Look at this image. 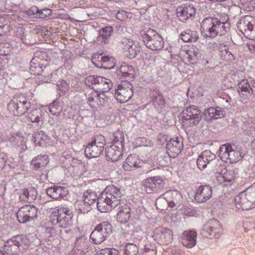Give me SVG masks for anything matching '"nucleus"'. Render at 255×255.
<instances>
[{"label":"nucleus","mask_w":255,"mask_h":255,"mask_svg":"<svg viewBox=\"0 0 255 255\" xmlns=\"http://www.w3.org/2000/svg\"><path fill=\"white\" fill-rule=\"evenodd\" d=\"M230 27L229 22H222L213 17L206 18L201 23V33L204 36L210 38L225 34Z\"/></svg>","instance_id":"f257e3e1"},{"label":"nucleus","mask_w":255,"mask_h":255,"mask_svg":"<svg viewBox=\"0 0 255 255\" xmlns=\"http://www.w3.org/2000/svg\"><path fill=\"white\" fill-rule=\"evenodd\" d=\"M69 210L67 208H61L53 211L50 216L51 222L53 225L63 229L60 231L62 236L64 233H67L70 231L66 229L72 224V216L69 214Z\"/></svg>","instance_id":"f03ea898"},{"label":"nucleus","mask_w":255,"mask_h":255,"mask_svg":"<svg viewBox=\"0 0 255 255\" xmlns=\"http://www.w3.org/2000/svg\"><path fill=\"white\" fill-rule=\"evenodd\" d=\"M29 243V240L26 237L18 235L12 237L4 243L3 250L8 255H18L27 248Z\"/></svg>","instance_id":"7ed1b4c3"},{"label":"nucleus","mask_w":255,"mask_h":255,"mask_svg":"<svg viewBox=\"0 0 255 255\" xmlns=\"http://www.w3.org/2000/svg\"><path fill=\"white\" fill-rule=\"evenodd\" d=\"M31 103L28 99L22 94L16 95L7 104L9 113L15 116H20L25 114L31 108Z\"/></svg>","instance_id":"20e7f679"},{"label":"nucleus","mask_w":255,"mask_h":255,"mask_svg":"<svg viewBox=\"0 0 255 255\" xmlns=\"http://www.w3.org/2000/svg\"><path fill=\"white\" fill-rule=\"evenodd\" d=\"M142 41L146 46L152 50H160L163 46V41L161 37L154 30L148 29L140 32Z\"/></svg>","instance_id":"39448f33"},{"label":"nucleus","mask_w":255,"mask_h":255,"mask_svg":"<svg viewBox=\"0 0 255 255\" xmlns=\"http://www.w3.org/2000/svg\"><path fill=\"white\" fill-rule=\"evenodd\" d=\"M112 232V226L108 222L98 225L92 232L90 238L95 244L103 243Z\"/></svg>","instance_id":"423d86ee"},{"label":"nucleus","mask_w":255,"mask_h":255,"mask_svg":"<svg viewBox=\"0 0 255 255\" xmlns=\"http://www.w3.org/2000/svg\"><path fill=\"white\" fill-rule=\"evenodd\" d=\"M85 83L88 86H93V88H96L102 93L109 91L113 86L110 80L95 75L87 77L85 80Z\"/></svg>","instance_id":"0eeeda50"},{"label":"nucleus","mask_w":255,"mask_h":255,"mask_svg":"<svg viewBox=\"0 0 255 255\" xmlns=\"http://www.w3.org/2000/svg\"><path fill=\"white\" fill-rule=\"evenodd\" d=\"M133 95V86L127 81H123L118 86L115 97L120 103L128 102Z\"/></svg>","instance_id":"6e6552de"},{"label":"nucleus","mask_w":255,"mask_h":255,"mask_svg":"<svg viewBox=\"0 0 255 255\" xmlns=\"http://www.w3.org/2000/svg\"><path fill=\"white\" fill-rule=\"evenodd\" d=\"M182 118L190 126H196L201 120V111L197 107L190 106L182 111Z\"/></svg>","instance_id":"1a4fd4ad"},{"label":"nucleus","mask_w":255,"mask_h":255,"mask_svg":"<svg viewBox=\"0 0 255 255\" xmlns=\"http://www.w3.org/2000/svg\"><path fill=\"white\" fill-rule=\"evenodd\" d=\"M146 164L138 159L135 155H129L123 164V167L127 171L138 170L140 174L147 173L149 170L146 169Z\"/></svg>","instance_id":"9d476101"},{"label":"nucleus","mask_w":255,"mask_h":255,"mask_svg":"<svg viewBox=\"0 0 255 255\" xmlns=\"http://www.w3.org/2000/svg\"><path fill=\"white\" fill-rule=\"evenodd\" d=\"M37 209L32 205H26L20 208L16 215L18 221L25 223L37 216Z\"/></svg>","instance_id":"9b49d317"},{"label":"nucleus","mask_w":255,"mask_h":255,"mask_svg":"<svg viewBox=\"0 0 255 255\" xmlns=\"http://www.w3.org/2000/svg\"><path fill=\"white\" fill-rule=\"evenodd\" d=\"M101 195L108 201L111 202L110 203L113 204V206L116 207L119 205L122 197L120 189L113 185L108 186Z\"/></svg>","instance_id":"f8f14e48"},{"label":"nucleus","mask_w":255,"mask_h":255,"mask_svg":"<svg viewBox=\"0 0 255 255\" xmlns=\"http://www.w3.org/2000/svg\"><path fill=\"white\" fill-rule=\"evenodd\" d=\"M253 18L250 15H246L240 19L237 23V27L239 30L245 35L250 36L252 38L254 36L255 29L253 24Z\"/></svg>","instance_id":"ddd939ff"},{"label":"nucleus","mask_w":255,"mask_h":255,"mask_svg":"<svg viewBox=\"0 0 255 255\" xmlns=\"http://www.w3.org/2000/svg\"><path fill=\"white\" fill-rule=\"evenodd\" d=\"M153 237L159 244L168 245L172 241L173 232L169 229L159 226L155 229Z\"/></svg>","instance_id":"4468645a"},{"label":"nucleus","mask_w":255,"mask_h":255,"mask_svg":"<svg viewBox=\"0 0 255 255\" xmlns=\"http://www.w3.org/2000/svg\"><path fill=\"white\" fill-rule=\"evenodd\" d=\"M121 44L125 55L129 58L135 57L140 51V47L139 44L134 42L130 39L123 38L121 40Z\"/></svg>","instance_id":"2eb2a0df"},{"label":"nucleus","mask_w":255,"mask_h":255,"mask_svg":"<svg viewBox=\"0 0 255 255\" xmlns=\"http://www.w3.org/2000/svg\"><path fill=\"white\" fill-rule=\"evenodd\" d=\"M164 185V180L159 176L150 177L146 178L143 182V186L148 193L160 189Z\"/></svg>","instance_id":"dca6fc26"},{"label":"nucleus","mask_w":255,"mask_h":255,"mask_svg":"<svg viewBox=\"0 0 255 255\" xmlns=\"http://www.w3.org/2000/svg\"><path fill=\"white\" fill-rule=\"evenodd\" d=\"M163 196L168 206L171 208L179 207L183 201L181 194L177 190L167 191Z\"/></svg>","instance_id":"f3484780"},{"label":"nucleus","mask_w":255,"mask_h":255,"mask_svg":"<svg viewBox=\"0 0 255 255\" xmlns=\"http://www.w3.org/2000/svg\"><path fill=\"white\" fill-rule=\"evenodd\" d=\"M213 193L212 188L208 185H201L196 191L195 200L198 203H204L209 200Z\"/></svg>","instance_id":"a211bd4d"},{"label":"nucleus","mask_w":255,"mask_h":255,"mask_svg":"<svg viewBox=\"0 0 255 255\" xmlns=\"http://www.w3.org/2000/svg\"><path fill=\"white\" fill-rule=\"evenodd\" d=\"M195 9L193 5L185 4L177 9V15L179 20L185 22L195 14Z\"/></svg>","instance_id":"6ab92c4d"},{"label":"nucleus","mask_w":255,"mask_h":255,"mask_svg":"<svg viewBox=\"0 0 255 255\" xmlns=\"http://www.w3.org/2000/svg\"><path fill=\"white\" fill-rule=\"evenodd\" d=\"M183 144L178 137L170 139L166 144V148L169 156L175 157L180 153Z\"/></svg>","instance_id":"aec40b11"},{"label":"nucleus","mask_w":255,"mask_h":255,"mask_svg":"<svg viewBox=\"0 0 255 255\" xmlns=\"http://www.w3.org/2000/svg\"><path fill=\"white\" fill-rule=\"evenodd\" d=\"M196 236L197 233L194 231H184L181 238L182 245L187 248H192L196 244Z\"/></svg>","instance_id":"412c9836"},{"label":"nucleus","mask_w":255,"mask_h":255,"mask_svg":"<svg viewBox=\"0 0 255 255\" xmlns=\"http://www.w3.org/2000/svg\"><path fill=\"white\" fill-rule=\"evenodd\" d=\"M68 190L65 187L53 186L46 190V194L51 198L58 200L63 198L68 194Z\"/></svg>","instance_id":"4be33fe9"},{"label":"nucleus","mask_w":255,"mask_h":255,"mask_svg":"<svg viewBox=\"0 0 255 255\" xmlns=\"http://www.w3.org/2000/svg\"><path fill=\"white\" fill-rule=\"evenodd\" d=\"M121 146L118 145L113 144L109 147L106 148L105 154L108 160L113 162L118 161L122 157V153Z\"/></svg>","instance_id":"5701e85b"},{"label":"nucleus","mask_w":255,"mask_h":255,"mask_svg":"<svg viewBox=\"0 0 255 255\" xmlns=\"http://www.w3.org/2000/svg\"><path fill=\"white\" fill-rule=\"evenodd\" d=\"M240 97L243 100H247L251 97L253 91L247 80H243L239 84L238 88Z\"/></svg>","instance_id":"b1692460"},{"label":"nucleus","mask_w":255,"mask_h":255,"mask_svg":"<svg viewBox=\"0 0 255 255\" xmlns=\"http://www.w3.org/2000/svg\"><path fill=\"white\" fill-rule=\"evenodd\" d=\"M236 206L238 209L248 210L253 209L244 192L240 193L234 198Z\"/></svg>","instance_id":"393cba45"},{"label":"nucleus","mask_w":255,"mask_h":255,"mask_svg":"<svg viewBox=\"0 0 255 255\" xmlns=\"http://www.w3.org/2000/svg\"><path fill=\"white\" fill-rule=\"evenodd\" d=\"M217 226H219L218 221L216 220L212 221L211 223L203 227V234L205 236L209 235L211 237H213L217 238L221 230V229Z\"/></svg>","instance_id":"a878e982"},{"label":"nucleus","mask_w":255,"mask_h":255,"mask_svg":"<svg viewBox=\"0 0 255 255\" xmlns=\"http://www.w3.org/2000/svg\"><path fill=\"white\" fill-rule=\"evenodd\" d=\"M204 113L205 119L208 121L212 119H217L222 118L224 116L225 112L224 109L220 107H211L205 110Z\"/></svg>","instance_id":"bb28decb"},{"label":"nucleus","mask_w":255,"mask_h":255,"mask_svg":"<svg viewBox=\"0 0 255 255\" xmlns=\"http://www.w3.org/2000/svg\"><path fill=\"white\" fill-rule=\"evenodd\" d=\"M47 55L45 52H37L35 53V55L34 58L32 59V60L31 61V64H30V70L31 72H34V74H39V72L40 71L39 70L38 72L35 71V70L37 68L36 66V63H38L39 64L41 63L42 65H46V63H44V60L46 61V58Z\"/></svg>","instance_id":"cd10ccee"},{"label":"nucleus","mask_w":255,"mask_h":255,"mask_svg":"<svg viewBox=\"0 0 255 255\" xmlns=\"http://www.w3.org/2000/svg\"><path fill=\"white\" fill-rule=\"evenodd\" d=\"M90 244L88 240L84 236L77 239L74 249L83 255L88 252Z\"/></svg>","instance_id":"c85d7f7f"},{"label":"nucleus","mask_w":255,"mask_h":255,"mask_svg":"<svg viewBox=\"0 0 255 255\" xmlns=\"http://www.w3.org/2000/svg\"><path fill=\"white\" fill-rule=\"evenodd\" d=\"M37 193L35 189L30 187L24 189L20 195L19 198L24 202H32L37 197Z\"/></svg>","instance_id":"c756f323"},{"label":"nucleus","mask_w":255,"mask_h":255,"mask_svg":"<svg viewBox=\"0 0 255 255\" xmlns=\"http://www.w3.org/2000/svg\"><path fill=\"white\" fill-rule=\"evenodd\" d=\"M102 195L98 198L97 203L98 210L102 213H107L115 208V206H113V204L110 203Z\"/></svg>","instance_id":"7c9ffc66"},{"label":"nucleus","mask_w":255,"mask_h":255,"mask_svg":"<svg viewBox=\"0 0 255 255\" xmlns=\"http://www.w3.org/2000/svg\"><path fill=\"white\" fill-rule=\"evenodd\" d=\"M235 177L236 173L234 171L228 170L223 174H220L219 176H217V180L220 184L225 183V185L227 186L232 184Z\"/></svg>","instance_id":"2f4dec72"},{"label":"nucleus","mask_w":255,"mask_h":255,"mask_svg":"<svg viewBox=\"0 0 255 255\" xmlns=\"http://www.w3.org/2000/svg\"><path fill=\"white\" fill-rule=\"evenodd\" d=\"M180 37L185 42H195L199 38V35L197 31L188 29L182 32Z\"/></svg>","instance_id":"473e14b6"},{"label":"nucleus","mask_w":255,"mask_h":255,"mask_svg":"<svg viewBox=\"0 0 255 255\" xmlns=\"http://www.w3.org/2000/svg\"><path fill=\"white\" fill-rule=\"evenodd\" d=\"M49 159L48 155H38L34 158L31 161V164L36 170L42 169L48 163Z\"/></svg>","instance_id":"72a5a7b5"},{"label":"nucleus","mask_w":255,"mask_h":255,"mask_svg":"<svg viewBox=\"0 0 255 255\" xmlns=\"http://www.w3.org/2000/svg\"><path fill=\"white\" fill-rule=\"evenodd\" d=\"M103 151V148L100 146L89 143L85 148V153L87 157L94 158L100 156Z\"/></svg>","instance_id":"f704fd0d"},{"label":"nucleus","mask_w":255,"mask_h":255,"mask_svg":"<svg viewBox=\"0 0 255 255\" xmlns=\"http://www.w3.org/2000/svg\"><path fill=\"white\" fill-rule=\"evenodd\" d=\"M32 140L36 145L43 146L47 143L49 139L48 136L44 132L40 130L34 133Z\"/></svg>","instance_id":"c9c22d12"},{"label":"nucleus","mask_w":255,"mask_h":255,"mask_svg":"<svg viewBox=\"0 0 255 255\" xmlns=\"http://www.w3.org/2000/svg\"><path fill=\"white\" fill-rule=\"evenodd\" d=\"M96 201H98V198L96 193L95 192L87 191L84 194V199L80 200V205H84L86 203L87 206H91Z\"/></svg>","instance_id":"e433bc0d"},{"label":"nucleus","mask_w":255,"mask_h":255,"mask_svg":"<svg viewBox=\"0 0 255 255\" xmlns=\"http://www.w3.org/2000/svg\"><path fill=\"white\" fill-rule=\"evenodd\" d=\"M130 210L129 208L125 205L124 207H123L120 211L117 213V217L118 220L122 223H127L130 217Z\"/></svg>","instance_id":"4c0bfd02"},{"label":"nucleus","mask_w":255,"mask_h":255,"mask_svg":"<svg viewBox=\"0 0 255 255\" xmlns=\"http://www.w3.org/2000/svg\"><path fill=\"white\" fill-rule=\"evenodd\" d=\"M87 97V102L91 107L94 108L97 105H99L101 103V100H99L98 98V92L94 91L90 93H87L86 94Z\"/></svg>","instance_id":"58836bf2"},{"label":"nucleus","mask_w":255,"mask_h":255,"mask_svg":"<svg viewBox=\"0 0 255 255\" xmlns=\"http://www.w3.org/2000/svg\"><path fill=\"white\" fill-rule=\"evenodd\" d=\"M42 112L35 109L28 113L27 118L32 123H39L42 117Z\"/></svg>","instance_id":"ea45409f"},{"label":"nucleus","mask_w":255,"mask_h":255,"mask_svg":"<svg viewBox=\"0 0 255 255\" xmlns=\"http://www.w3.org/2000/svg\"><path fill=\"white\" fill-rule=\"evenodd\" d=\"M113 31V27L111 26H106L99 31V39L102 38V41L106 43L109 38L111 35Z\"/></svg>","instance_id":"a19ab883"},{"label":"nucleus","mask_w":255,"mask_h":255,"mask_svg":"<svg viewBox=\"0 0 255 255\" xmlns=\"http://www.w3.org/2000/svg\"><path fill=\"white\" fill-rule=\"evenodd\" d=\"M231 145L230 144H223L221 146L219 156L222 160L226 161L229 157Z\"/></svg>","instance_id":"79ce46f5"},{"label":"nucleus","mask_w":255,"mask_h":255,"mask_svg":"<svg viewBox=\"0 0 255 255\" xmlns=\"http://www.w3.org/2000/svg\"><path fill=\"white\" fill-rule=\"evenodd\" d=\"M253 208L255 207V188L249 187L243 191Z\"/></svg>","instance_id":"37998d69"},{"label":"nucleus","mask_w":255,"mask_h":255,"mask_svg":"<svg viewBox=\"0 0 255 255\" xmlns=\"http://www.w3.org/2000/svg\"><path fill=\"white\" fill-rule=\"evenodd\" d=\"M47 110L52 115L56 116H58L62 112V109L60 107L59 103L56 101H54L53 103L50 104L49 105Z\"/></svg>","instance_id":"c03bdc74"},{"label":"nucleus","mask_w":255,"mask_h":255,"mask_svg":"<svg viewBox=\"0 0 255 255\" xmlns=\"http://www.w3.org/2000/svg\"><path fill=\"white\" fill-rule=\"evenodd\" d=\"M125 251L126 255H137L138 253V248L134 244L128 243L125 246Z\"/></svg>","instance_id":"a18cd8bd"},{"label":"nucleus","mask_w":255,"mask_h":255,"mask_svg":"<svg viewBox=\"0 0 255 255\" xmlns=\"http://www.w3.org/2000/svg\"><path fill=\"white\" fill-rule=\"evenodd\" d=\"M101 64H102V66L101 68L106 69H111L115 66L113 58L108 56H103Z\"/></svg>","instance_id":"49530a36"},{"label":"nucleus","mask_w":255,"mask_h":255,"mask_svg":"<svg viewBox=\"0 0 255 255\" xmlns=\"http://www.w3.org/2000/svg\"><path fill=\"white\" fill-rule=\"evenodd\" d=\"M113 136V144L118 145L119 146H121V147H122L123 142L124 141L123 133L121 131H117L114 133Z\"/></svg>","instance_id":"de8ad7c7"},{"label":"nucleus","mask_w":255,"mask_h":255,"mask_svg":"<svg viewBox=\"0 0 255 255\" xmlns=\"http://www.w3.org/2000/svg\"><path fill=\"white\" fill-rule=\"evenodd\" d=\"M243 8L248 11L253 10L255 8V0H240Z\"/></svg>","instance_id":"09e8293b"},{"label":"nucleus","mask_w":255,"mask_h":255,"mask_svg":"<svg viewBox=\"0 0 255 255\" xmlns=\"http://www.w3.org/2000/svg\"><path fill=\"white\" fill-rule=\"evenodd\" d=\"M90 143H93V144H95V145H97V146H100V147L104 149L106 143L105 138L102 135H97L95 136L94 140Z\"/></svg>","instance_id":"8fccbe9b"},{"label":"nucleus","mask_w":255,"mask_h":255,"mask_svg":"<svg viewBox=\"0 0 255 255\" xmlns=\"http://www.w3.org/2000/svg\"><path fill=\"white\" fill-rule=\"evenodd\" d=\"M202 158L204 160L207 162V164H209L211 161L214 160L216 158V155L212 153L210 150H206L204 151L201 154Z\"/></svg>","instance_id":"3c124183"},{"label":"nucleus","mask_w":255,"mask_h":255,"mask_svg":"<svg viewBox=\"0 0 255 255\" xmlns=\"http://www.w3.org/2000/svg\"><path fill=\"white\" fill-rule=\"evenodd\" d=\"M221 53L222 57L226 61H232L235 59L234 55L229 51V48H226L225 46L224 49L222 50Z\"/></svg>","instance_id":"603ef678"},{"label":"nucleus","mask_w":255,"mask_h":255,"mask_svg":"<svg viewBox=\"0 0 255 255\" xmlns=\"http://www.w3.org/2000/svg\"><path fill=\"white\" fill-rule=\"evenodd\" d=\"M241 159V155L239 151L233 150L231 147L230 153L228 159L231 162H236Z\"/></svg>","instance_id":"864d4df0"},{"label":"nucleus","mask_w":255,"mask_h":255,"mask_svg":"<svg viewBox=\"0 0 255 255\" xmlns=\"http://www.w3.org/2000/svg\"><path fill=\"white\" fill-rule=\"evenodd\" d=\"M57 86L58 90L61 92L62 94H64L68 91L69 86L68 84L64 80H61L58 82Z\"/></svg>","instance_id":"5fc2aeb1"},{"label":"nucleus","mask_w":255,"mask_h":255,"mask_svg":"<svg viewBox=\"0 0 255 255\" xmlns=\"http://www.w3.org/2000/svg\"><path fill=\"white\" fill-rule=\"evenodd\" d=\"M102 54L95 53L94 54L92 58V62L94 65L97 67H101L102 64L101 62L103 58Z\"/></svg>","instance_id":"6e6d98bb"},{"label":"nucleus","mask_w":255,"mask_h":255,"mask_svg":"<svg viewBox=\"0 0 255 255\" xmlns=\"http://www.w3.org/2000/svg\"><path fill=\"white\" fill-rule=\"evenodd\" d=\"M80 200L77 201L75 204L76 209L80 213H88L90 211V206H87L86 203L84 205H80Z\"/></svg>","instance_id":"4d7b16f0"},{"label":"nucleus","mask_w":255,"mask_h":255,"mask_svg":"<svg viewBox=\"0 0 255 255\" xmlns=\"http://www.w3.org/2000/svg\"><path fill=\"white\" fill-rule=\"evenodd\" d=\"M121 71L123 73V76L128 77L132 75L133 69L132 66H122L121 68Z\"/></svg>","instance_id":"13d9d810"},{"label":"nucleus","mask_w":255,"mask_h":255,"mask_svg":"<svg viewBox=\"0 0 255 255\" xmlns=\"http://www.w3.org/2000/svg\"><path fill=\"white\" fill-rule=\"evenodd\" d=\"M187 54L188 55V58L192 60H195L200 57V54L198 50L196 51L194 50H190L188 51Z\"/></svg>","instance_id":"bf43d9fd"},{"label":"nucleus","mask_w":255,"mask_h":255,"mask_svg":"<svg viewBox=\"0 0 255 255\" xmlns=\"http://www.w3.org/2000/svg\"><path fill=\"white\" fill-rule=\"evenodd\" d=\"M197 165L200 169L203 170L207 167V162H206V161L204 160L200 155L197 159Z\"/></svg>","instance_id":"052dcab7"},{"label":"nucleus","mask_w":255,"mask_h":255,"mask_svg":"<svg viewBox=\"0 0 255 255\" xmlns=\"http://www.w3.org/2000/svg\"><path fill=\"white\" fill-rule=\"evenodd\" d=\"M51 10L48 8H46L39 10L38 15L41 18H44L47 17L48 16H50V15H51Z\"/></svg>","instance_id":"680f3d73"},{"label":"nucleus","mask_w":255,"mask_h":255,"mask_svg":"<svg viewBox=\"0 0 255 255\" xmlns=\"http://www.w3.org/2000/svg\"><path fill=\"white\" fill-rule=\"evenodd\" d=\"M103 253L105 255H119V251L115 249L107 248L103 250Z\"/></svg>","instance_id":"e2e57ef3"},{"label":"nucleus","mask_w":255,"mask_h":255,"mask_svg":"<svg viewBox=\"0 0 255 255\" xmlns=\"http://www.w3.org/2000/svg\"><path fill=\"white\" fill-rule=\"evenodd\" d=\"M117 18L121 20L124 21L127 17L126 12L124 11H119L116 15Z\"/></svg>","instance_id":"0e129e2a"},{"label":"nucleus","mask_w":255,"mask_h":255,"mask_svg":"<svg viewBox=\"0 0 255 255\" xmlns=\"http://www.w3.org/2000/svg\"><path fill=\"white\" fill-rule=\"evenodd\" d=\"M158 140L160 145L163 144L167 141V136L163 133H160L158 136Z\"/></svg>","instance_id":"69168bd1"},{"label":"nucleus","mask_w":255,"mask_h":255,"mask_svg":"<svg viewBox=\"0 0 255 255\" xmlns=\"http://www.w3.org/2000/svg\"><path fill=\"white\" fill-rule=\"evenodd\" d=\"M196 211L190 209H183V214L187 217L193 216L195 215Z\"/></svg>","instance_id":"338daca9"},{"label":"nucleus","mask_w":255,"mask_h":255,"mask_svg":"<svg viewBox=\"0 0 255 255\" xmlns=\"http://www.w3.org/2000/svg\"><path fill=\"white\" fill-rule=\"evenodd\" d=\"M5 155L3 153H0V169H2L5 165Z\"/></svg>","instance_id":"774afa93"}]
</instances>
